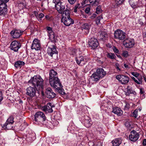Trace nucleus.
I'll return each instance as SVG.
<instances>
[{"label":"nucleus","instance_id":"obj_38","mask_svg":"<svg viewBox=\"0 0 146 146\" xmlns=\"http://www.w3.org/2000/svg\"><path fill=\"white\" fill-rule=\"evenodd\" d=\"M103 17L102 16H100L98 17L96 20V23L97 25H98L100 23V20L101 19H102Z\"/></svg>","mask_w":146,"mask_h":146},{"label":"nucleus","instance_id":"obj_4","mask_svg":"<svg viewBox=\"0 0 146 146\" xmlns=\"http://www.w3.org/2000/svg\"><path fill=\"white\" fill-rule=\"evenodd\" d=\"M114 37L119 40L124 39L125 37V33L123 31L120 30H117L114 33Z\"/></svg>","mask_w":146,"mask_h":146},{"label":"nucleus","instance_id":"obj_34","mask_svg":"<svg viewBox=\"0 0 146 146\" xmlns=\"http://www.w3.org/2000/svg\"><path fill=\"white\" fill-rule=\"evenodd\" d=\"M41 109L44 111L47 112V111L48 112L51 113L53 111L52 109H49L48 108H47L46 106H44L42 107L41 108Z\"/></svg>","mask_w":146,"mask_h":146},{"label":"nucleus","instance_id":"obj_26","mask_svg":"<svg viewBox=\"0 0 146 146\" xmlns=\"http://www.w3.org/2000/svg\"><path fill=\"white\" fill-rule=\"evenodd\" d=\"M48 36L51 41L53 42H56V36L54 35V32H52L48 34Z\"/></svg>","mask_w":146,"mask_h":146},{"label":"nucleus","instance_id":"obj_43","mask_svg":"<svg viewBox=\"0 0 146 146\" xmlns=\"http://www.w3.org/2000/svg\"><path fill=\"white\" fill-rule=\"evenodd\" d=\"M46 29L47 31V32L48 33V34H50V33H51L52 32H53L52 31V28L50 27H47Z\"/></svg>","mask_w":146,"mask_h":146},{"label":"nucleus","instance_id":"obj_52","mask_svg":"<svg viewBox=\"0 0 146 146\" xmlns=\"http://www.w3.org/2000/svg\"><path fill=\"white\" fill-rule=\"evenodd\" d=\"M48 3V1L46 0H44L42 1V3H41V6L42 7H43L45 4V3Z\"/></svg>","mask_w":146,"mask_h":146},{"label":"nucleus","instance_id":"obj_64","mask_svg":"<svg viewBox=\"0 0 146 146\" xmlns=\"http://www.w3.org/2000/svg\"><path fill=\"white\" fill-rule=\"evenodd\" d=\"M45 19L47 20H49L50 19V17L48 15H46Z\"/></svg>","mask_w":146,"mask_h":146},{"label":"nucleus","instance_id":"obj_15","mask_svg":"<svg viewBox=\"0 0 146 146\" xmlns=\"http://www.w3.org/2000/svg\"><path fill=\"white\" fill-rule=\"evenodd\" d=\"M56 47L54 45H52V47H48L47 53L49 55L52 56L53 54H58V51L56 50Z\"/></svg>","mask_w":146,"mask_h":146},{"label":"nucleus","instance_id":"obj_23","mask_svg":"<svg viewBox=\"0 0 146 146\" xmlns=\"http://www.w3.org/2000/svg\"><path fill=\"white\" fill-rule=\"evenodd\" d=\"M112 111L115 114H117L118 116L121 115L123 113L122 111L119 108L116 107L113 109Z\"/></svg>","mask_w":146,"mask_h":146},{"label":"nucleus","instance_id":"obj_47","mask_svg":"<svg viewBox=\"0 0 146 146\" xmlns=\"http://www.w3.org/2000/svg\"><path fill=\"white\" fill-rule=\"evenodd\" d=\"M35 15H36V17H37V16L38 17L40 18V19L42 18L44 16V15L42 13H39V15H37V16L36 15V13H35Z\"/></svg>","mask_w":146,"mask_h":146},{"label":"nucleus","instance_id":"obj_37","mask_svg":"<svg viewBox=\"0 0 146 146\" xmlns=\"http://www.w3.org/2000/svg\"><path fill=\"white\" fill-rule=\"evenodd\" d=\"M102 12L101 9V7L100 5L98 6L96 8V13L97 14H99Z\"/></svg>","mask_w":146,"mask_h":146},{"label":"nucleus","instance_id":"obj_46","mask_svg":"<svg viewBox=\"0 0 146 146\" xmlns=\"http://www.w3.org/2000/svg\"><path fill=\"white\" fill-rule=\"evenodd\" d=\"M35 133L34 132H32V134H29V137L33 139L35 138Z\"/></svg>","mask_w":146,"mask_h":146},{"label":"nucleus","instance_id":"obj_49","mask_svg":"<svg viewBox=\"0 0 146 146\" xmlns=\"http://www.w3.org/2000/svg\"><path fill=\"white\" fill-rule=\"evenodd\" d=\"M132 74L134 76H135L136 78H137L139 75V74L137 72H133L132 73Z\"/></svg>","mask_w":146,"mask_h":146},{"label":"nucleus","instance_id":"obj_57","mask_svg":"<svg viewBox=\"0 0 146 146\" xmlns=\"http://www.w3.org/2000/svg\"><path fill=\"white\" fill-rule=\"evenodd\" d=\"M115 66H116V68L118 70H119V71L121 70L120 68H119V64H115Z\"/></svg>","mask_w":146,"mask_h":146},{"label":"nucleus","instance_id":"obj_63","mask_svg":"<svg viewBox=\"0 0 146 146\" xmlns=\"http://www.w3.org/2000/svg\"><path fill=\"white\" fill-rule=\"evenodd\" d=\"M124 66L126 68H130L129 66L128 65L126 64H124Z\"/></svg>","mask_w":146,"mask_h":146},{"label":"nucleus","instance_id":"obj_1","mask_svg":"<svg viewBox=\"0 0 146 146\" xmlns=\"http://www.w3.org/2000/svg\"><path fill=\"white\" fill-rule=\"evenodd\" d=\"M34 87L30 86L26 90V94L30 98L35 97L36 89L42 91L44 88V82L41 77L39 75L35 76L28 81Z\"/></svg>","mask_w":146,"mask_h":146},{"label":"nucleus","instance_id":"obj_10","mask_svg":"<svg viewBox=\"0 0 146 146\" xmlns=\"http://www.w3.org/2000/svg\"><path fill=\"white\" fill-rule=\"evenodd\" d=\"M41 47L40 41L37 39H35L33 41L31 46V48L32 49L36 50H40Z\"/></svg>","mask_w":146,"mask_h":146},{"label":"nucleus","instance_id":"obj_36","mask_svg":"<svg viewBox=\"0 0 146 146\" xmlns=\"http://www.w3.org/2000/svg\"><path fill=\"white\" fill-rule=\"evenodd\" d=\"M62 87H61V88L60 89L56 90L58 92V93L62 95H64L65 94V92H64V90L62 88Z\"/></svg>","mask_w":146,"mask_h":146},{"label":"nucleus","instance_id":"obj_58","mask_svg":"<svg viewBox=\"0 0 146 146\" xmlns=\"http://www.w3.org/2000/svg\"><path fill=\"white\" fill-rule=\"evenodd\" d=\"M142 144L144 146L146 145V139H143Z\"/></svg>","mask_w":146,"mask_h":146},{"label":"nucleus","instance_id":"obj_48","mask_svg":"<svg viewBox=\"0 0 146 146\" xmlns=\"http://www.w3.org/2000/svg\"><path fill=\"white\" fill-rule=\"evenodd\" d=\"M46 107L49 109H52V106H51V104L50 103H48L46 105Z\"/></svg>","mask_w":146,"mask_h":146},{"label":"nucleus","instance_id":"obj_3","mask_svg":"<svg viewBox=\"0 0 146 146\" xmlns=\"http://www.w3.org/2000/svg\"><path fill=\"white\" fill-rule=\"evenodd\" d=\"M49 83L50 86L55 90L60 89L61 87H62V85L58 78L51 80L49 81Z\"/></svg>","mask_w":146,"mask_h":146},{"label":"nucleus","instance_id":"obj_27","mask_svg":"<svg viewBox=\"0 0 146 146\" xmlns=\"http://www.w3.org/2000/svg\"><path fill=\"white\" fill-rule=\"evenodd\" d=\"M125 94L126 96H129L130 94L133 93V91L131 89V88L129 86H127L126 90L125 91Z\"/></svg>","mask_w":146,"mask_h":146},{"label":"nucleus","instance_id":"obj_42","mask_svg":"<svg viewBox=\"0 0 146 146\" xmlns=\"http://www.w3.org/2000/svg\"><path fill=\"white\" fill-rule=\"evenodd\" d=\"M3 98V95L1 90L0 89V104Z\"/></svg>","mask_w":146,"mask_h":146},{"label":"nucleus","instance_id":"obj_31","mask_svg":"<svg viewBox=\"0 0 146 146\" xmlns=\"http://www.w3.org/2000/svg\"><path fill=\"white\" fill-rule=\"evenodd\" d=\"M89 1L92 6H96L99 4V0H89Z\"/></svg>","mask_w":146,"mask_h":146},{"label":"nucleus","instance_id":"obj_19","mask_svg":"<svg viewBox=\"0 0 146 146\" xmlns=\"http://www.w3.org/2000/svg\"><path fill=\"white\" fill-rule=\"evenodd\" d=\"M96 72L101 78L104 76L106 74V72L102 68L97 69Z\"/></svg>","mask_w":146,"mask_h":146},{"label":"nucleus","instance_id":"obj_39","mask_svg":"<svg viewBox=\"0 0 146 146\" xmlns=\"http://www.w3.org/2000/svg\"><path fill=\"white\" fill-rule=\"evenodd\" d=\"M122 55L125 57H127L128 56V53L127 51H124L122 53Z\"/></svg>","mask_w":146,"mask_h":146},{"label":"nucleus","instance_id":"obj_59","mask_svg":"<svg viewBox=\"0 0 146 146\" xmlns=\"http://www.w3.org/2000/svg\"><path fill=\"white\" fill-rule=\"evenodd\" d=\"M140 93L141 94H143L144 92V91L143 89L142 88H140Z\"/></svg>","mask_w":146,"mask_h":146},{"label":"nucleus","instance_id":"obj_5","mask_svg":"<svg viewBox=\"0 0 146 146\" xmlns=\"http://www.w3.org/2000/svg\"><path fill=\"white\" fill-rule=\"evenodd\" d=\"M77 64L80 66H83L87 61V59L85 56H80L75 58Z\"/></svg>","mask_w":146,"mask_h":146},{"label":"nucleus","instance_id":"obj_20","mask_svg":"<svg viewBox=\"0 0 146 146\" xmlns=\"http://www.w3.org/2000/svg\"><path fill=\"white\" fill-rule=\"evenodd\" d=\"M122 139L120 138L115 139L112 141V146H119L122 143Z\"/></svg>","mask_w":146,"mask_h":146},{"label":"nucleus","instance_id":"obj_35","mask_svg":"<svg viewBox=\"0 0 146 146\" xmlns=\"http://www.w3.org/2000/svg\"><path fill=\"white\" fill-rule=\"evenodd\" d=\"M13 119L14 118L13 116H10L7 119L6 122L13 124L14 122Z\"/></svg>","mask_w":146,"mask_h":146},{"label":"nucleus","instance_id":"obj_25","mask_svg":"<svg viewBox=\"0 0 146 146\" xmlns=\"http://www.w3.org/2000/svg\"><path fill=\"white\" fill-rule=\"evenodd\" d=\"M12 124L6 122L2 126V127L5 129H11L13 127Z\"/></svg>","mask_w":146,"mask_h":146},{"label":"nucleus","instance_id":"obj_7","mask_svg":"<svg viewBox=\"0 0 146 146\" xmlns=\"http://www.w3.org/2000/svg\"><path fill=\"white\" fill-rule=\"evenodd\" d=\"M61 21L66 26H68L74 23V20L72 19L70 17H62L61 19Z\"/></svg>","mask_w":146,"mask_h":146},{"label":"nucleus","instance_id":"obj_30","mask_svg":"<svg viewBox=\"0 0 146 146\" xmlns=\"http://www.w3.org/2000/svg\"><path fill=\"white\" fill-rule=\"evenodd\" d=\"M25 64L24 62L21 61H18L16 62L15 64V66L17 68L19 67L21 68L22 66H23Z\"/></svg>","mask_w":146,"mask_h":146},{"label":"nucleus","instance_id":"obj_17","mask_svg":"<svg viewBox=\"0 0 146 146\" xmlns=\"http://www.w3.org/2000/svg\"><path fill=\"white\" fill-rule=\"evenodd\" d=\"M13 37L14 38H19L22 35V32L19 30H15L14 31H12L11 32Z\"/></svg>","mask_w":146,"mask_h":146},{"label":"nucleus","instance_id":"obj_45","mask_svg":"<svg viewBox=\"0 0 146 146\" xmlns=\"http://www.w3.org/2000/svg\"><path fill=\"white\" fill-rule=\"evenodd\" d=\"M130 108V105L129 103H126L124 109L126 110H128Z\"/></svg>","mask_w":146,"mask_h":146},{"label":"nucleus","instance_id":"obj_54","mask_svg":"<svg viewBox=\"0 0 146 146\" xmlns=\"http://www.w3.org/2000/svg\"><path fill=\"white\" fill-rule=\"evenodd\" d=\"M60 0H53V2L55 3V5H56V3L58 4L59 3H61L60 2Z\"/></svg>","mask_w":146,"mask_h":146},{"label":"nucleus","instance_id":"obj_44","mask_svg":"<svg viewBox=\"0 0 146 146\" xmlns=\"http://www.w3.org/2000/svg\"><path fill=\"white\" fill-rule=\"evenodd\" d=\"M138 111L135 110L134 111L133 113V116L136 118L137 116Z\"/></svg>","mask_w":146,"mask_h":146},{"label":"nucleus","instance_id":"obj_6","mask_svg":"<svg viewBox=\"0 0 146 146\" xmlns=\"http://www.w3.org/2000/svg\"><path fill=\"white\" fill-rule=\"evenodd\" d=\"M116 78L119 82L123 84H127L129 81V78L125 76L119 75L117 76Z\"/></svg>","mask_w":146,"mask_h":146},{"label":"nucleus","instance_id":"obj_16","mask_svg":"<svg viewBox=\"0 0 146 146\" xmlns=\"http://www.w3.org/2000/svg\"><path fill=\"white\" fill-rule=\"evenodd\" d=\"M57 78H58L57 72L54 70H50L49 72V81Z\"/></svg>","mask_w":146,"mask_h":146},{"label":"nucleus","instance_id":"obj_13","mask_svg":"<svg viewBox=\"0 0 146 146\" xmlns=\"http://www.w3.org/2000/svg\"><path fill=\"white\" fill-rule=\"evenodd\" d=\"M46 93L47 97L49 98H53L56 96V94L50 88H48L46 89Z\"/></svg>","mask_w":146,"mask_h":146},{"label":"nucleus","instance_id":"obj_29","mask_svg":"<svg viewBox=\"0 0 146 146\" xmlns=\"http://www.w3.org/2000/svg\"><path fill=\"white\" fill-rule=\"evenodd\" d=\"M99 33L100 34L101 39L102 40L106 39V38L108 36L107 34L104 31H100L99 32Z\"/></svg>","mask_w":146,"mask_h":146},{"label":"nucleus","instance_id":"obj_60","mask_svg":"<svg viewBox=\"0 0 146 146\" xmlns=\"http://www.w3.org/2000/svg\"><path fill=\"white\" fill-rule=\"evenodd\" d=\"M96 15L95 14H93L92 15L91 17V18L92 19H93L94 18H95L96 16Z\"/></svg>","mask_w":146,"mask_h":146},{"label":"nucleus","instance_id":"obj_9","mask_svg":"<svg viewBox=\"0 0 146 146\" xmlns=\"http://www.w3.org/2000/svg\"><path fill=\"white\" fill-rule=\"evenodd\" d=\"M139 137V133L135 130H132L130 133L129 135V139L132 141H135L138 139Z\"/></svg>","mask_w":146,"mask_h":146},{"label":"nucleus","instance_id":"obj_40","mask_svg":"<svg viewBox=\"0 0 146 146\" xmlns=\"http://www.w3.org/2000/svg\"><path fill=\"white\" fill-rule=\"evenodd\" d=\"M132 79L135 82L138 84H141V82L140 81H138L134 77H131Z\"/></svg>","mask_w":146,"mask_h":146},{"label":"nucleus","instance_id":"obj_18","mask_svg":"<svg viewBox=\"0 0 146 146\" xmlns=\"http://www.w3.org/2000/svg\"><path fill=\"white\" fill-rule=\"evenodd\" d=\"M7 5L4 3L0 5V15H5L7 12Z\"/></svg>","mask_w":146,"mask_h":146},{"label":"nucleus","instance_id":"obj_32","mask_svg":"<svg viewBox=\"0 0 146 146\" xmlns=\"http://www.w3.org/2000/svg\"><path fill=\"white\" fill-rule=\"evenodd\" d=\"M63 16L62 17H70V11L68 9H66L65 11H63Z\"/></svg>","mask_w":146,"mask_h":146},{"label":"nucleus","instance_id":"obj_33","mask_svg":"<svg viewBox=\"0 0 146 146\" xmlns=\"http://www.w3.org/2000/svg\"><path fill=\"white\" fill-rule=\"evenodd\" d=\"M106 56L107 57L111 59H115L116 58L115 54L113 53L108 52Z\"/></svg>","mask_w":146,"mask_h":146},{"label":"nucleus","instance_id":"obj_53","mask_svg":"<svg viewBox=\"0 0 146 146\" xmlns=\"http://www.w3.org/2000/svg\"><path fill=\"white\" fill-rule=\"evenodd\" d=\"M68 2L71 4H73L76 1V0H68Z\"/></svg>","mask_w":146,"mask_h":146},{"label":"nucleus","instance_id":"obj_11","mask_svg":"<svg viewBox=\"0 0 146 146\" xmlns=\"http://www.w3.org/2000/svg\"><path fill=\"white\" fill-rule=\"evenodd\" d=\"M88 44L89 46L93 49L96 48L99 45L97 39L94 38H91L89 41Z\"/></svg>","mask_w":146,"mask_h":146},{"label":"nucleus","instance_id":"obj_56","mask_svg":"<svg viewBox=\"0 0 146 146\" xmlns=\"http://www.w3.org/2000/svg\"><path fill=\"white\" fill-rule=\"evenodd\" d=\"M137 79L138 80V81H140L141 82V84L142 83V77L141 76L139 75L137 78Z\"/></svg>","mask_w":146,"mask_h":146},{"label":"nucleus","instance_id":"obj_22","mask_svg":"<svg viewBox=\"0 0 146 146\" xmlns=\"http://www.w3.org/2000/svg\"><path fill=\"white\" fill-rule=\"evenodd\" d=\"M90 27V25L88 23H85L82 25V31H85V30H86L85 32L87 34L89 32Z\"/></svg>","mask_w":146,"mask_h":146},{"label":"nucleus","instance_id":"obj_62","mask_svg":"<svg viewBox=\"0 0 146 146\" xmlns=\"http://www.w3.org/2000/svg\"><path fill=\"white\" fill-rule=\"evenodd\" d=\"M80 5L79 4H77L76 5H75L74 8L76 9H77L78 8H79L78 6Z\"/></svg>","mask_w":146,"mask_h":146},{"label":"nucleus","instance_id":"obj_21","mask_svg":"<svg viewBox=\"0 0 146 146\" xmlns=\"http://www.w3.org/2000/svg\"><path fill=\"white\" fill-rule=\"evenodd\" d=\"M125 0H115L112 4V7L116 8L119 6V5L122 4Z\"/></svg>","mask_w":146,"mask_h":146},{"label":"nucleus","instance_id":"obj_8","mask_svg":"<svg viewBox=\"0 0 146 146\" xmlns=\"http://www.w3.org/2000/svg\"><path fill=\"white\" fill-rule=\"evenodd\" d=\"M21 46V44L19 42L14 40L12 42L11 44V49L14 51L17 52Z\"/></svg>","mask_w":146,"mask_h":146},{"label":"nucleus","instance_id":"obj_50","mask_svg":"<svg viewBox=\"0 0 146 146\" xmlns=\"http://www.w3.org/2000/svg\"><path fill=\"white\" fill-rule=\"evenodd\" d=\"M9 0H0L1 4H6V3L9 1Z\"/></svg>","mask_w":146,"mask_h":146},{"label":"nucleus","instance_id":"obj_12","mask_svg":"<svg viewBox=\"0 0 146 146\" xmlns=\"http://www.w3.org/2000/svg\"><path fill=\"white\" fill-rule=\"evenodd\" d=\"M123 44L125 47L131 48L134 45V42L132 39H125L123 41Z\"/></svg>","mask_w":146,"mask_h":146},{"label":"nucleus","instance_id":"obj_41","mask_svg":"<svg viewBox=\"0 0 146 146\" xmlns=\"http://www.w3.org/2000/svg\"><path fill=\"white\" fill-rule=\"evenodd\" d=\"M113 50L115 53L117 54L119 53V50L115 46H113Z\"/></svg>","mask_w":146,"mask_h":146},{"label":"nucleus","instance_id":"obj_24","mask_svg":"<svg viewBox=\"0 0 146 146\" xmlns=\"http://www.w3.org/2000/svg\"><path fill=\"white\" fill-rule=\"evenodd\" d=\"M91 78L93 80L96 82L98 81L100 78H101L96 72L93 74L91 76Z\"/></svg>","mask_w":146,"mask_h":146},{"label":"nucleus","instance_id":"obj_55","mask_svg":"<svg viewBox=\"0 0 146 146\" xmlns=\"http://www.w3.org/2000/svg\"><path fill=\"white\" fill-rule=\"evenodd\" d=\"M90 8L89 7H87L85 10V12L86 13H88L90 11Z\"/></svg>","mask_w":146,"mask_h":146},{"label":"nucleus","instance_id":"obj_61","mask_svg":"<svg viewBox=\"0 0 146 146\" xmlns=\"http://www.w3.org/2000/svg\"><path fill=\"white\" fill-rule=\"evenodd\" d=\"M72 54H74L76 53V50L75 49H73L72 50Z\"/></svg>","mask_w":146,"mask_h":146},{"label":"nucleus","instance_id":"obj_51","mask_svg":"<svg viewBox=\"0 0 146 146\" xmlns=\"http://www.w3.org/2000/svg\"><path fill=\"white\" fill-rule=\"evenodd\" d=\"M125 126L128 128L129 127L131 126V125L129 122L128 121L125 122Z\"/></svg>","mask_w":146,"mask_h":146},{"label":"nucleus","instance_id":"obj_28","mask_svg":"<svg viewBox=\"0 0 146 146\" xmlns=\"http://www.w3.org/2000/svg\"><path fill=\"white\" fill-rule=\"evenodd\" d=\"M91 120L90 119H85L84 121V125L86 127H89L92 125V123L90 122Z\"/></svg>","mask_w":146,"mask_h":146},{"label":"nucleus","instance_id":"obj_2","mask_svg":"<svg viewBox=\"0 0 146 146\" xmlns=\"http://www.w3.org/2000/svg\"><path fill=\"white\" fill-rule=\"evenodd\" d=\"M46 117L43 113L38 111L36 113L35 115L34 122L35 124L40 125L46 120Z\"/></svg>","mask_w":146,"mask_h":146},{"label":"nucleus","instance_id":"obj_14","mask_svg":"<svg viewBox=\"0 0 146 146\" xmlns=\"http://www.w3.org/2000/svg\"><path fill=\"white\" fill-rule=\"evenodd\" d=\"M56 8L58 13L62 14L65 8V5L62 3H59L55 5Z\"/></svg>","mask_w":146,"mask_h":146}]
</instances>
